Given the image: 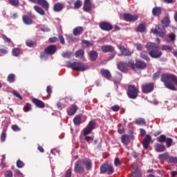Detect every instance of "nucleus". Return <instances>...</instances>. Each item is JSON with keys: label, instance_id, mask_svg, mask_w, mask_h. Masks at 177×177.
<instances>
[{"label": "nucleus", "instance_id": "obj_1", "mask_svg": "<svg viewBox=\"0 0 177 177\" xmlns=\"http://www.w3.org/2000/svg\"><path fill=\"white\" fill-rule=\"evenodd\" d=\"M161 82H164L167 89L176 91L175 85L177 86V77L174 75H163L161 77Z\"/></svg>", "mask_w": 177, "mask_h": 177}, {"label": "nucleus", "instance_id": "obj_2", "mask_svg": "<svg viewBox=\"0 0 177 177\" xmlns=\"http://www.w3.org/2000/svg\"><path fill=\"white\" fill-rule=\"evenodd\" d=\"M145 48L147 50H149V54L151 57L157 59L162 55L161 51H160V47L157 46L156 43L149 42L145 46Z\"/></svg>", "mask_w": 177, "mask_h": 177}, {"label": "nucleus", "instance_id": "obj_3", "mask_svg": "<svg viewBox=\"0 0 177 177\" xmlns=\"http://www.w3.org/2000/svg\"><path fill=\"white\" fill-rule=\"evenodd\" d=\"M162 28L158 26V29H151V32H153V34H157L159 37L164 38L165 37V34H167V32L165 31V27H168V26H169V18L168 17H165L163 20H162Z\"/></svg>", "mask_w": 177, "mask_h": 177}, {"label": "nucleus", "instance_id": "obj_4", "mask_svg": "<svg viewBox=\"0 0 177 177\" xmlns=\"http://www.w3.org/2000/svg\"><path fill=\"white\" fill-rule=\"evenodd\" d=\"M67 66L75 71H85V70H88V66L81 63V62H67Z\"/></svg>", "mask_w": 177, "mask_h": 177}, {"label": "nucleus", "instance_id": "obj_5", "mask_svg": "<svg viewBox=\"0 0 177 177\" xmlns=\"http://www.w3.org/2000/svg\"><path fill=\"white\" fill-rule=\"evenodd\" d=\"M129 66H131V68H133V70H135V68H138V70H143L147 67L146 62L140 59H136V63L130 62L129 63Z\"/></svg>", "mask_w": 177, "mask_h": 177}, {"label": "nucleus", "instance_id": "obj_6", "mask_svg": "<svg viewBox=\"0 0 177 177\" xmlns=\"http://www.w3.org/2000/svg\"><path fill=\"white\" fill-rule=\"evenodd\" d=\"M138 93H139V90H138L135 86H129L127 95L130 99H136L138 97Z\"/></svg>", "mask_w": 177, "mask_h": 177}, {"label": "nucleus", "instance_id": "obj_7", "mask_svg": "<svg viewBox=\"0 0 177 177\" xmlns=\"http://www.w3.org/2000/svg\"><path fill=\"white\" fill-rule=\"evenodd\" d=\"M56 50H57V48L55 45H50L48 46L45 50V53H43L41 55V57L43 60H45V56L46 55H54V53H56Z\"/></svg>", "mask_w": 177, "mask_h": 177}, {"label": "nucleus", "instance_id": "obj_8", "mask_svg": "<svg viewBox=\"0 0 177 177\" xmlns=\"http://www.w3.org/2000/svg\"><path fill=\"white\" fill-rule=\"evenodd\" d=\"M101 174H106L107 172L108 175H111L114 172V167L113 165L109 164H104L100 167Z\"/></svg>", "mask_w": 177, "mask_h": 177}, {"label": "nucleus", "instance_id": "obj_9", "mask_svg": "<svg viewBox=\"0 0 177 177\" xmlns=\"http://www.w3.org/2000/svg\"><path fill=\"white\" fill-rule=\"evenodd\" d=\"M96 127V124L93 121H90L86 127L83 130L84 136H86V135H89L93 129H95Z\"/></svg>", "mask_w": 177, "mask_h": 177}, {"label": "nucleus", "instance_id": "obj_10", "mask_svg": "<svg viewBox=\"0 0 177 177\" xmlns=\"http://www.w3.org/2000/svg\"><path fill=\"white\" fill-rule=\"evenodd\" d=\"M28 1L30 2H32V3H37L38 5H40L46 10H48V9H49V3H48V1L46 0H28Z\"/></svg>", "mask_w": 177, "mask_h": 177}, {"label": "nucleus", "instance_id": "obj_11", "mask_svg": "<svg viewBox=\"0 0 177 177\" xmlns=\"http://www.w3.org/2000/svg\"><path fill=\"white\" fill-rule=\"evenodd\" d=\"M154 85L153 83L145 84L142 85V92L144 93H149L153 91Z\"/></svg>", "mask_w": 177, "mask_h": 177}, {"label": "nucleus", "instance_id": "obj_12", "mask_svg": "<svg viewBox=\"0 0 177 177\" xmlns=\"http://www.w3.org/2000/svg\"><path fill=\"white\" fill-rule=\"evenodd\" d=\"M124 19L126 21H136L139 19V17L136 15L124 14Z\"/></svg>", "mask_w": 177, "mask_h": 177}, {"label": "nucleus", "instance_id": "obj_13", "mask_svg": "<svg viewBox=\"0 0 177 177\" xmlns=\"http://www.w3.org/2000/svg\"><path fill=\"white\" fill-rule=\"evenodd\" d=\"M75 171L78 174L84 173V167H82V163L81 162V160H78L77 162H75Z\"/></svg>", "mask_w": 177, "mask_h": 177}, {"label": "nucleus", "instance_id": "obj_14", "mask_svg": "<svg viewBox=\"0 0 177 177\" xmlns=\"http://www.w3.org/2000/svg\"><path fill=\"white\" fill-rule=\"evenodd\" d=\"M100 28L104 31H110V30H113V26L107 22H101L100 24Z\"/></svg>", "mask_w": 177, "mask_h": 177}, {"label": "nucleus", "instance_id": "obj_15", "mask_svg": "<svg viewBox=\"0 0 177 177\" xmlns=\"http://www.w3.org/2000/svg\"><path fill=\"white\" fill-rule=\"evenodd\" d=\"M92 9V3L91 0H84L83 10L84 12H89Z\"/></svg>", "mask_w": 177, "mask_h": 177}, {"label": "nucleus", "instance_id": "obj_16", "mask_svg": "<svg viewBox=\"0 0 177 177\" xmlns=\"http://www.w3.org/2000/svg\"><path fill=\"white\" fill-rule=\"evenodd\" d=\"M150 142H151V137H150V136H149V135H147L145 136V140L142 142V146H143L144 149H147L149 148Z\"/></svg>", "mask_w": 177, "mask_h": 177}, {"label": "nucleus", "instance_id": "obj_17", "mask_svg": "<svg viewBox=\"0 0 177 177\" xmlns=\"http://www.w3.org/2000/svg\"><path fill=\"white\" fill-rule=\"evenodd\" d=\"M118 48L122 55H123L124 56H131V51H129V50L125 48V47L122 46H118Z\"/></svg>", "mask_w": 177, "mask_h": 177}, {"label": "nucleus", "instance_id": "obj_18", "mask_svg": "<svg viewBox=\"0 0 177 177\" xmlns=\"http://www.w3.org/2000/svg\"><path fill=\"white\" fill-rule=\"evenodd\" d=\"M32 102L35 104V106H37V107H39L40 109H44V107H45V104L44 103V102L38 99L34 98L32 99Z\"/></svg>", "mask_w": 177, "mask_h": 177}, {"label": "nucleus", "instance_id": "obj_19", "mask_svg": "<svg viewBox=\"0 0 177 177\" xmlns=\"http://www.w3.org/2000/svg\"><path fill=\"white\" fill-rule=\"evenodd\" d=\"M101 74L103 77L106 78V80H110V78H111V73H110V71L107 69H102Z\"/></svg>", "mask_w": 177, "mask_h": 177}, {"label": "nucleus", "instance_id": "obj_20", "mask_svg": "<svg viewBox=\"0 0 177 177\" xmlns=\"http://www.w3.org/2000/svg\"><path fill=\"white\" fill-rule=\"evenodd\" d=\"M137 32H145L146 31V24L142 23L136 28Z\"/></svg>", "mask_w": 177, "mask_h": 177}, {"label": "nucleus", "instance_id": "obj_21", "mask_svg": "<svg viewBox=\"0 0 177 177\" xmlns=\"http://www.w3.org/2000/svg\"><path fill=\"white\" fill-rule=\"evenodd\" d=\"M82 162L84 164L86 169L89 170L92 168V161L91 160L84 159Z\"/></svg>", "mask_w": 177, "mask_h": 177}, {"label": "nucleus", "instance_id": "obj_22", "mask_svg": "<svg viewBox=\"0 0 177 177\" xmlns=\"http://www.w3.org/2000/svg\"><path fill=\"white\" fill-rule=\"evenodd\" d=\"M155 147H156V151L158 153H162V151H165V146H164V145L156 144L155 145Z\"/></svg>", "mask_w": 177, "mask_h": 177}, {"label": "nucleus", "instance_id": "obj_23", "mask_svg": "<svg viewBox=\"0 0 177 177\" xmlns=\"http://www.w3.org/2000/svg\"><path fill=\"white\" fill-rule=\"evenodd\" d=\"M158 159L160 161H165L169 160V153H164L158 156Z\"/></svg>", "mask_w": 177, "mask_h": 177}, {"label": "nucleus", "instance_id": "obj_24", "mask_svg": "<svg viewBox=\"0 0 177 177\" xmlns=\"http://www.w3.org/2000/svg\"><path fill=\"white\" fill-rule=\"evenodd\" d=\"M102 50L105 53H107L109 52H113V50H114V47H113L112 46H103L102 47Z\"/></svg>", "mask_w": 177, "mask_h": 177}, {"label": "nucleus", "instance_id": "obj_25", "mask_svg": "<svg viewBox=\"0 0 177 177\" xmlns=\"http://www.w3.org/2000/svg\"><path fill=\"white\" fill-rule=\"evenodd\" d=\"M77 105H72L71 108L68 110V115H74L77 113Z\"/></svg>", "mask_w": 177, "mask_h": 177}, {"label": "nucleus", "instance_id": "obj_26", "mask_svg": "<svg viewBox=\"0 0 177 177\" xmlns=\"http://www.w3.org/2000/svg\"><path fill=\"white\" fill-rule=\"evenodd\" d=\"M83 32H84V29L82 28V27L78 26L73 30V35L75 36L80 35L82 34Z\"/></svg>", "mask_w": 177, "mask_h": 177}, {"label": "nucleus", "instance_id": "obj_27", "mask_svg": "<svg viewBox=\"0 0 177 177\" xmlns=\"http://www.w3.org/2000/svg\"><path fill=\"white\" fill-rule=\"evenodd\" d=\"M89 57L92 62H95L97 59V53L96 51H90Z\"/></svg>", "mask_w": 177, "mask_h": 177}, {"label": "nucleus", "instance_id": "obj_28", "mask_svg": "<svg viewBox=\"0 0 177 177\" xmlns=\"http://www.w3.org/2000/svg\"><path fill=\"white\" fill-rule=\"evenodd\" d=\"M53 9L55 12H60L63 10V4L60 3H56L55 4Z\"/></svg>", "mask_w": 177, "mask_h": 177}, {"label": "nucleus", "instance_id": "obj_29", "mask_svg": "<svg viewBox=\"0 0 177 177\" xmlns=\"http://www.w3.org/2000/svg\"><path fill=\"white\" fill-rule=\"evenodd\" d=\"M127 66H128V64H127L126 63H124V62H120L119 64H118V68L119 70H120V71H124V70H126Z\"/></svg>", "mask_w": 177, "mask_h": 177}, {"label": "nucleus", "instance_id": "obj_30", "mask_svg": "<svg viewBox=\"0 0 177 177\" xmlns=\"http://www.w3.org/2000/svg\"><path fill=\"white\" fill-rule=\"evenodd\" d=\"M175 34L174 33H170L169 34L167 37H166V41L167 42H172L175 41Z\"/></svg>", "mask_w": 177, "mask_h": 177}, {"label": "nucleus", "instance_id": "obj_31", "mask_svg": "<svg viewBox=\"0 0 177 177\" xmlns=\"http://www.w3.org/2000/svg\"><path fill=\"white\" fill-rule=\"evenodd\" d=\"M34 9L37 13H39V15H41V16H44V15H45V11H44V10L39 6H35Z\"/></svg>", "mask_w": 177, "mask_h": 177}, {"label": "nucleus", "instance_id": "obj_32", "mask_svg": "<svg viewBox=\"0 0 177 177\" xmlns=\"http://www.w3.org/2000/svg\"><path fill=\"white\" fill-rule=\"evenodd\" d=\"M122 142H123L124 145H128L129 143V137L127 135H123L121 138Z\"/></svg>", "mask_w": 177, "mask_h": 177}, {"label": "nucleus", "instance_id": "obj_33", "mask_svg": "<svg viewBox=\"0 0 177 177\" xmlns=\"http://www.w3.org/2000/svg\"><path fill=\"white\" fill-rule=\"evenodd\" d=\"M23 21L25 24H31L32 23V21L31 20V19H30V17H28V16L26 15H24L23 16Z\"/></svg>", "mask_w": 177, "mask_h": 177}, {"label": "nucleus", "instance_id": "obj_34", "mask_svg": "<svg viewBox=\"0 0 177 177\" xmlns=\"http://www.w3.org/2000/svg\"><path fill=\"white\" fill-rule=\"evenodd\" d=\"M152 13L153 15V16H158V15H160L161 13V8L156 7L154 8L152 10Z\"/></svg>", "mask_w": 177, "mask_h": 177}, {"label": "nucleus", "instance_id": "obj_35", "mask_svg": "<svg viewBox=\"0 0 177 177\" xmlns=\"http://www.w3.org/2000/svg\"><path fill=\"white\" fill-rule=\"evenodd\" d=\"M75 57H79L80 59H82L84 57V51L83 50H79L75 53Z\"/></svg>", "mask_w": 177, "mask_h": 177}, {"label": "nucleus", "instance_id": "obj_36", "mask_svg": "<svg viewBox=\"0 0 177 177\" xmlns=\"http://www.w3.org/2000/svg\"><path fill=\"white\" fill-rule=\"evenodd\" d=\"M136 124H137V125H145L146 121L144 118H138L136 120Z\"/></svg>", "mask_w": 177, "mask_h": 177}, {"label": "nucleus", "instance_id": "obj_37", "mask_svg": "<svg viewBox=\"0 0 177 177\" xmlns=\"http://www.w3.org/2000/svg\"><path fill=\"white\" fill-rule=\"evenodd\" d=\"M156 140L160 142V143H164V142L167 140V137L165 135H161L160 137L156 138Z\"/></svg>", "mask_w": 177, "mask_h": 177}, {"label": "nucleus", "instance_id": "obj_38", "mask_svg": "<svg viewBox=\"0 0 177 177\" xmlns=\"http://www.w3.org/2000/svg\"><path fill=\"white\" fill-rule=\"evenodd\" d=\"M81 117L80 116H76L75 117V118L73 119V122L75 124V125H80V124H81Z\"/></svg>", "mask_w": 177, "mask_h": 177}, {"label": "nucleus", "instance_id": "obj_39", "mask_svg": "<svg viewBox=\"0 0 177 177\" xmlns=\"http://www.w3.org/2000/svg\"><path fill=\"white\" fill-rule=\"evenodd\" d=\"M122 164V161L120 160L118 158H115L114 160V165L115 167H119V165H121Z\"/></svg>", "mask_w": 177, "mask_h": 177}, {"label": "nucleus", "instance_id": "obj_40", "mask_svg": "<svg viewBox=\"0 0 177 177\" xmlns=\"http://www.w3.org/2000/svg\"><path fill=\"white\" fill-rule=\"evenodd\" d=\"M140 175H142V174L140 173V171L136 169L133 173H132V176L133 177H140Z\"/></svg>", "mask_w": 177, "mask_h": 177}, {"label": "nucleus", "instance_id": "obj_41", "mask_svg": "<svg viewBox=\"0 0 177 177\" xmlns=\"http://www.w3.org/2000/svg\"><path fill=\"white\" fill-rule=\"evenodd\" d=\"M8 2L12 6H18L19 5V0H8Z\"/></svg>", "mask_w": 177, "mask_h": 177}, {"label": "nucleus", "instance_id": "obj_42", "mask_svg": "<svg viewBox=\"0 0 177 177\" xmlns=\"http://www.w3.org/2000/svg\"><path fill=\"white\" fill-rule=\"evenodd\" d=\"M24 111H26V113H27L28 111H31V104L27 103V104L24 106Z\"/></svg>", "mask_w": 177, "mask_h": 177}, {"label": "nucleus", "instance_id": "obj_43", "mask_svg": "<svg viewBox=\"0 0 177 177\" xmlns=\"http://www.w3.org/2000/svg\"><path fill=\"white\" fill-rule=\"evenodd\" d=\"M82 44L83 45H85V46H87V47L92 46V45H93V42H91L86 40H83Z\"/></svg>", "mask_w": 177, "mask_h": 177}, {"label": "nucleus", "instance_id": "obj_44", "mask_svg": "<svg viewBox=\"0 0 177 177\" xmlns=\"http://www.w3.org/2000/svg\"><path fill=\"white\" fill-rule=\"evenodd\" d=\"M81 6H82V1L77 0L75 3V9H78L80 8H81Z\"/></svg>", "mask_w": 177, "mask_h": 177}, {"label": "nucleus", "instance_id": "obj_45", "mask_svg": "<svg viewBox=\"0 0 177 177\" xmlns=\"http://www.w3.org/2000/svg\"><path fill=\"white\" fill-rule=\"evenodd\" d=\"M12 55H13V56H19V55H20V49L14 48L12 50Z\"/></svg>", "mask_w": 177, "mask_h": 177}, {"label": "nucleus", "instance_id": "obj_46", "mask_svg": "<svg viewBox=\"0 0 177 177\" xmlns=\"http://www.w3.org/2000/svg\"><path fill=\"white\" fill-rule=\"evenodd\" d=\"M161 49L162 50H172V47L171 46L163 45Z\"/></svg>", "mask_w": 177, "mask_h": 177}, {"label": "nucleus", "instance_id": "obj_47", "mask_svg": "<svg viewBox=\"0 0 177 177\" xmlns=\"http://www.w3.org/2000/svg\"><path fill=\"white\" fill-rule=\"evenodd\" d=\"M12 93L14 96H16V97H18L19 100H23V97L21 95H20V93H17L16 91H12Z\"/></svg>", "mask_w": 177, "mask_h": 177}, {"label": "nucleus", "instance_id": "obj_48", "mask_svg": "<svg viewBox=\"0 0 177 177\" xmlns=\"http://www.w3.org/2000/svg\"><path fill=\"white\" fill-rule=\"evenodd\" d=\"M167 145V147H169L172 145V139L171 138H167L165 141Z\"/></svg>", "mask_w": 177, "mask_h": 177}, {"label": "nucleus", "instance_id": "obj_49", "mask_svg": "<svg viewBox=\"0 0 177 177\" xmlns=\"http://www.w3.org/2000/svg\"><path fill=\"white\" fill-rule=\"evenodd\" d=\"M134 46L137 49V50H142L143 49V45L139 43L136 44Z\"/></svg>", "mask_w": 177, "mask_h": 177}, {"label": "nucleus", "instance_id": "obj_50", "mask_svg": "<svg viewBox=\"0 0 177 177\" xmlns=\"http://www.w3.org/2000/svg\"><path fill=\"white\" fill-rule=\"evenodd\" d=\"M17 167L18 168H23L24 167V162H23L21 160H19L17 161Z\"/></svg>", "mask_w": 177, "mask_h": 177}, {"label": "nucleus", "instance_id": "obj_51", "mask_svg": "<svg viewBox=\"0 0 177 177\" xmlns=\"http://www.w3.org/2000/svg\"><path fill=\"white\" fill-rule=\"evenodd\" d=\"M8 82H13L15 81V75L14 74H11L8 76Z\"/></svg>", "mask_w": 177, "mask_h": 177}, {"label": "nucleus", "instance_id": "obj_52", "mask_svg": "<svg viewBox=\"0 0 177 177\" xmlns=\"http://www.w3.org/2000/svg\"><path fill=\"white\" fill-rule=\"evenodd\" d=\"M168 161H169V162L176 163L177 162V158L176 157L169 156V158Z\"/></svg>", "mask_w": 177, "mask_h": 177}, {"label": "nucleus", "instance_id": "obj_53", "mask_svg": "<svg viewBox=\"0 0 177 177\" xmlns=\"http://www.w3.org/2000/svg\"><path fill=\"white\" fill-rule=\"evenodd\" d=\"M73 55L71 52H65L62 53L63 57H70Z\"/></svg>", "mask_w": 177, "mask_h": 177}, {"label": "nucleus", "instance_id": "obj_54", "mask_svg": "<svg viewBox=\"0 0 177 177\" xmlns=\"http://www.w3.org/2000/svg\"><path fill=\"white\" fill-rule=\"evenodd\" d=\"M140 57L142 59H144V60H147V62H149V60H150V58H149V56H147L146 54L145 53H141L140 54Z\"/></svg>", "mask_w": 177, "mask_h": 177}, {"label": "nucleus", "instance_id": "obj_55", "mask_svg": "<svg viewBox=\"0 0 177 177\" xmlns=\"http://www.w3.org/2000/svg\"><path fill=\"white\" fill-rule=\"evenodd\" d=\"M12 129L14 131V132H19V131H20V128L16 124L12 125Z\"/></svg>", "mask_w": 177, "mask_h": 177}, {"label": "nucleus", "instance_id": "obj_56", "mask_svg": "<svg viewBox=\"0 0 177 177\" xmlns=\"http://www.w3.org/2000/svg\"><path fill=\"white\" fill-rule=\"evenodd\" d=\"M26 45L27 46H34V45H35V43L31 40H27Z\"/></svg>", "mask_w": 177, "mask_h": 177}, {"label": "nucleus", "instance_id": "obj_57", "mask_svg": "<svg viewBox=\"0 0 177 177\" xmlns=\"http://www.w3.org/2000/svg\"><path fill=\"white\" fill-rule=\"evenodd\" d=\"M15 174L17 176H21L23 177V173L20 171L19 169H15Z\"/></svg>", "mask_w": 177, "mask_h": 177}, {"label": "nucleus", "instance_id": "obj_58", "mask_svg": "<svg viewBox=\"0 0 177 177\" xmlns=\"http://www.w3.org/2000/svg\"><path fill=\"white\" fill-rule=\"evenodd\" d=\"M5 176L6 177H13V173L12 172V171H8L6 172Z\"/></svg>", "mask_w": 177, "mask_h": 177}, {"label": "nucleus", "instance_id": "obj_59", "mask_svg": "<svg viewBox=\"0 0 177 177\" xmlns=\"http://www.w3.org/2000/svg\"><path fill=\"white\" fill-rule=\"evenodd\" d=\"M65 177H71V169H68L66 171Z\"/></svg>", "mask_w": 177, "mask_h": 177}, {"label": "nucleus", "instance_id": "obj_60", "mask_svg": "<svg viewBox=\"0 0 177 177\" xmlns=\"http://www.w3.org/2000/svg\"><path fill=\"white\" fill-rule=\"evenodd\" d=\"M84 140H86V142H92V140H93V137H91V136H86L84 138Z\"/></svg>", "mask_w": 177, "mask_h": 177}, {"label": "nucleus", "instance_id": "obj_61", "mask_svg": "<svg viewBox=\"0 0 177 177\" xmlns=\"http://www.w3.org/2000/svg\"><path fill=\"white\" fill-rule=\"evenodd\" d=\"M6 139V133H2L1 135V142H5V140Z\"/></svg>", "mask_w": 177, "mask_h": 177}, {"label": "nucleus", "instance_id": "obj_62", "mask_svg": "<svg viewBox=\"0 0 177 177\" xmlns=\"http://www.w3.org/2000/svg\"><path fill=\"white\" fill-rule=\"evenodd\" d=\"M111 109H112L113 111H118L120 110V106L115 105V106H112Z\"/></svg>", "mask_w": 177, "mask_h": 177}, {"label": "nucleus", "instance_id": "obj_63", "mask_svg": "<svg viewBox=\"0 0 177 177\" xmlns=\"http://www.w3.org/2000/svg\"><path fill=\"white\" fill-rule=\"evenodd\" d=\"M58 109H64V107H66V106L63 104H62V101L60 102H59L57 104Z\"/></svg>", "mask_w": 177, "mask_h": 177}, {"label": "nucleus", "instance_id": "obj_64", "mask_svg": "<svg viewBox=\"0 0 177 177\" xmlns=\"http://www.w3.org/2000/svg\"><path fill=\"white\" fill-rule=\"evenodd\" d=\"M158 77H160V72H157L153 74V80H158Z\"/></svg>", "mask_w": 177, "mask_h": 177}]
</instances>
